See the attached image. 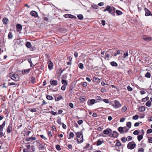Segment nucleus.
I'll return each instance as SVG.
<instances>
[{
	"instance_id": "f257e3e1",
	"label": "nucleus",
	"mask_w": 152,
	"mask_h": 152,
	"mask_svg": "<svg viewBox=\"0 0 152 152\" xmlns=\"http://www.w3.org/2000/svg\"><path fill=\"white\" fill-rule=\"evenodd\" d=\"M115 7H111L109 5H107L106 7V8L103 10V11L105 12L107 11L110 14L113 16H115ZM115 12L116 14L118 15H121L122 14V12L118 10H116Z\"/></svg>"
},
{
	"instance_id": "f03ea898",
	"label": "nucleus",
	"mask_w": 152,
	"mask_h": 152,
	"mask_svg": "<svg viewBox=\"0 0 152 152\" xmlns=\"http://www.w3.org/2000/svg\"><path fill=\"white\" fill-rule=\"evenodd\" d=\"M83 131H80L76 133V139L78 143H80L83 141Z\"/></svg>"
},
{
	"instance_id": "7ed1b4c3",
	"label": "nucleus",
	"mask_w": 152,
	"mask_h": 152,
	"mask_svg": "<svg viewBox=\"0 0 152 152\" xmlns=\"http://www.w3.org/2000/svg\"><path fill=\"white\" fill-rule=\"evenodd\" d=\"M110 104L116 108L119 107L121 106L120 102L117 100H115L114 102H110Z\"/></svg>"
},
{
	"instance_id": "20e7f679",
	"label": "nucleus",
	"mask_w": 152,
	"mask_h": 152,
	"mask_svg": "<svg viewBox=\"0 0 152 152\" xmlns=\"http://www.w3.org/2000/svg\"><path fill=\"white\" fill-rule=\"evenodd\" d=\"M136 146L135 143H133L132 142H130L127 144V148L128 149L132 150L134 149Z\"/></svg>"
},
{
	"instance_id": "39448f33",
	"label": "nucleus",
	"mask_w": 152,
	"mask_h": 152,
	"mask_svg": "<svg viewBox=\"0 0 152 152\" xmlns=\"http://www.w3.org/2000/svg\"><path fill=\"white\" fill-rule=\"evenodd\" d=\"M10 75L11 79L15 81H17L19 79V76L17 74H12L10 73Z\"/></svg>"
},
{
	"instance_id": "423d86ee",
	"label": "nucleus",
	"mask_w": 152,
	"mask_h": 152,
	"mask_svg": "<svg viewBox=\"0 0 152 152\" xmlns=\"http://www.w3.org/2000/svg\"><path fill=\"white\" fill-rule=\"evenodd\" d=\"M119 135V134L116 131H114L112 133H110L109 136L111 137L117 138Z\"/></svg>"
},
{
	"instance_id": "0eeeda50",
	"label": "nucleus",
	"mask_w": 152,
	"mask_h": 152,
	"mask_svg": "<svg viewBox=\"0 0 152 152\" xmlns=\"http://www.w3.org/2000/svg\"><path fill=\"white\" fill-rule=\"evenodd\" d=\"M113 131L110 129L107 128L105 129L103 131V133L105 134H110V133H112Z\"/></svg>"
},
{
	"instance_id": "6e6552de",
	"label": "nucleus",
	"mask_w": 152,
	"mask_h": 152,
	"mask_svg": "<svg viewBox=\"0 0 152 152\" xmlns=\"http://www.w3.org/2000/svg\"><path fill=\"white\" fill-rule=\"evenodd\" d=\"M144 10L145 12V15L146 16H148L150 15L152 16V13H151V11L146 8H145Z\"/></svg>"
},
{
	"instance_id": "1a4fd4ad",
	"label": "nucleus",
	"mask_w": 152,
	"mask_h": 152,
	"mask_svg": "<svg viewBox=\"0 0 152 152\" xmlns=\"http://www.w3.org/2000/svg\"><path fill=\"white\" fill-rule=\"evenodd\" d=\"M48 67L49 70H51L53 69V63L50 61H49L48 62Z\"/></svg>"
},
{
	"instance_id": "9d476101",
	"label": "nucleus",
	"mask_w": 152,
	"mask_h": 152,
	"mask_svg": "<svg viewBox=\"0 0 152 152\" xmlns=\"http://www.w3.org/2000/svg\"><path fill=\"white\" fill-rule=\"evenodd\" d=\"M55 100L56 102L59 101V100L63 99V97L61 95L58 94L56 95L55 96Z\"/></svg>"
},
{
	"instance_id": "9b49d317",
	"label": "nucleus",
	"mask_w": 152,
	"mask_h": 152,
	"mask_svg": "<svg viewBox=\"0 0 152 152\" xmlns=\"http://www.w3.org/2000/svg\"><path fill=\"white\" fill-rule=\"evenodd\" d=\"M141 133L142 134L138 135L137 136V139L138 141H140L141 140H142L143 138V135H144V132L143 129H142L141 130Z\"/></svg>"
},
{
	"instance_id": "f8f14e48",
	"label": "nucleus",
	"mask_w": 152,
	"mask_h": 152,
	"mask_svg": "<svg viewBox=\"0 0 152 152\" xmlns=\"http://www.w3.org/2000/svg\"><path fill=\"white\" fill-rule=\"evenodd\" d=\"M95 100L94 99H91L89 102V100L88 101L87 103L88 105L90 106L96 102Z\"/></svg>"
},
{
	"instance_id": "ddd939ff",
	"label": "nucleus",
	"mask_w": 152,
	"mask_h": 152,
	"mask_svg": "<svg viewBox=\"0 0 152 152\" xmlns=\"http://www.w3.org/2000/svg\"><path fill=\"white\" fill-rule=\"evenodd\" d=\"M30 14L31 15L34 17H37L38 16L37 12L34 11H31Z\"/></svg>"
},
{
	"instance_id": "4468645a",
	"label": "nucleus",
	"mask_w": 152,
	"mask_h": 152,
	"mask_svg": "<svg viewBox=\"0 0 152 152\" xmlns=\"http://www.w3.org/2000/svg\"><path fill=\"white\" fill-rule=\"evenodd\" d=\"M31 70L30 68L28 69H24L22 70V73L23 74H28L29 72Z\"/></svg>"
},
{
	"instance_id": "2eb2a0df",
	"label": "nucleus",
	"mask_w": 152,
	"mask_h": 152,
	"mask_svg": "<svg viewBox=\"0 0 152 152\" xmlns=\"http://www.w3.org/2000/svg\"><path fill=\"white\" fill-rule=\"evenodd\" d=\"M36 139V137H30L26 139V140L27 141H33L35 140Z\"/></svg>"
},
{
	"instance_id": "dca6fc26",
	"label": "nucleus",
	"mask_w": 152,
	"mask_h": 152,
	"mask_svg": "<svg viewBox=\"0 0 152 152\" xmlns=\"http://www.w3.org/2000/svg\"><path fill=\"white\" fill-rule=\"evenodd\" d=\"M50 84L53 86H56L57 85V82L56 80H51L50 81Z\"/></svg>"
},
{
	"instance_id": "f3484780",
	"label": "nucleus",
	"mask_w": 152,
	"mask_h": 152,
	"mask_svg": "<svg viewBox=\"0 0 152 152\" xmlns=\"http://www.w3.org/2000/svg\"><path fill=\"white\" fill-rule=\"evenodd\" d=\"M110 65L113 66L117 67L118 66L117 63L114 61H111L110 62Z\"/></svg>"
},
{
	"instance_id": "a211bd4d",
	"label": "nucleus",
	"mask_w": 152,
	"mask_h": 152,
	"mask_svg": "<svg viewBox=\"0 0 152 152\" xmlns=\"http://www.w3.org/2000/svg\"><path fill=\"white\" fill-rule=\"evenodd\" d=\"M12 129V127L11 125L9 124L8 126L7 129V133H10L11 132V130Z\"/></svg>"
},
{
	"instance_id": "6ab92c4d",
	"label": "nucleus",
	"mask_w": 152,
	"mask_h": 152,
	"mask_svg": "<svg viewBox=\"0 0 152 152\" xmlns=\"http://www.w3.org/2000/svg\"><path fill=\"white\" fill-rule=\"evenodd\" d=\"M74 136V134L72 132H71L69 134L68 138L69 139H71V138H73Z\"/></svg>"
},
{
	"instance_id": "aec40b11",
	"label": "nucleus",
	"mask_w": 152,
	"mask_h": 152,
	"mask_svg": "<svg viewBox=\"0 0 152 152\" xmlns=\"http://www.w3.org/2000/svg\"><path fill=\"white\" fill-rule=\"evenodd\" d=\"M124 127L120 126L118 128V130L121 134H122L123 132H124Z\"/></svg>"
},
{
	"instance_id": "412c9836",
	"label": "nucleus",
	"mask_w": 152,
	"mask_h": 152,
	"mask_svg": "<svg viewBox=\"0 0 152 152\" xmlns=\"http://www.w3.org/2000/svg\"><path fill=\"white\" fill-rule=\"evenodd\" d=\"M5 125V121H4L2 124L1 125H0V131L3 130V129L4 128V126Z\"/></svg>"
},
{
	"instance_id": "4be33fe9",
	"label": "nucleus",
	"mask_w": 152,
	"mask_h": 152,
	"mask_svg": "<svg viewBox=\"0 0 152 152\" xmlns=\"http://www.w3.org/2000/svg\"><path fill=\"white\" fill-rule=\"evenodd\" d=\"M8 21V19L7 18H3L2 21L3 23L4 24H6Z\"/></svg>"
},
{
	"instance_id": "5701e85b",
	"label": "nucleus",
	"mask_w": 152,
	"mask_h": 152,
	"mask_svg": "<svg viewBox=\"0 0 152 152\" xmlns=\"http://www.w3.org/2000/svg\"><path fill=\"white\" fill-rule=\"evenodd\" d=\"M94 81L97 83L100 82V79L96 77H94L93 78Z\"/></svg>"
},
{
	"instance_id": "b1692460",
	"label": "nucleus",
	"mask_w": 152,
	"mask_h": 152,
	"mask_svg": "<svg viewBox=\"0 0 152 152\" xmlns=\"http://www.w3.org/2000/svg\"><path fill=\"white\" fill-rule=\"evenodd\" d=\"M145 110V108L144 106H141L138 108V110L139 112L144 111Z\"/></svg>"
},
{
	"instance_id": "393cba45",
	"label": "nucleus",
	"mask_w": 152,
	"mask_h": 152,
	"mask_svg": "<svg viewBox=\"0 0 152 152\" xmlns=\"http://www.w3.org/2000/svg\"><path fill=\"white\" fill-rule=\"evenodd\" d=\"M61 83L64 85L65 86L67 85V81L64 79H62L61 80Z\"/></svg>"
},
{
	"instance_id": "a878e982",
	"label": "nucleus",
	"mask_w": 152,
	"mask_h": 152,
	"mask_svg": "<svg viewBox=\"0 0 152 152\" xmlns=\"http://www.w3.org/2000/svg\"><path fill=\"white\" fill-rule=\"evenodd\" d=\"M39 66H40V68L41 70H43L44 69V65L42 63H39Z\"/></svg>"
},
{
	"instance_id": "bb28decb",
	"label": "nucleus",
	"mask_w": 152,
	"mask_h": 152,
	"mask_svg": "<svg viewBox=\"0 0 152 152\" xmlns=\"http://www.w3.org/2000/svg\"><path fill=\"white\" fill-rule=\"evenodd\" d=\"M143 39L146 41H149L151 40V37H145L143 38Z\"/></svg>"
},
{
	"instance_id": "cd10ccee",
	"label": "nucleus",
	"mask_w": 152,
	"mask_h": 152,
	"mask_svg": "<svg viewBox=\"0 0 152 152\" xmlns=\"http://www.w3.org/2000/svg\"><path fill=\"white\" fill-rule=\"evenodd\" d=\"M61 119L60 117H58L57 118V122L58 123V124H59L60 125H61V124L62 123L61 122Z\"/></svg>"
},
{
	"instance_id": "c85d7f7f",
	"label": "nucleus",
	"mask_w": 152,
	"mask_h": 152,
	"mask_svg": "<svg viewBox=\"0 0 152 152\" xmlns=\"http://www.w3.org/2000/svg\"><path fill=\"white\" fill-rule=\"evenodd\" d=\"M79 67L81 69H83L84 68L83 64L82 63H80L78 65Z\"/></svg>"
},
{
	"instance_id": "c756f323",
	"label": "nucleus",
	"mask_w": 152,
	"mask_h": 152,
	"mask_svg": "<svg viewBox=\"0 0 152 152\" xmlns=\"http://www.w3.org/2000/svg\"><path fill=\"white\" fill-rule=\"evenodd\" d=\"M97 142L96 145L97 146L100 145L102 143V142L100 140H98L97 141Z\"/></svg>"
},
{
	"instance_id": "7c9ffc66",
	"label": "nucleus",
	"mask_w": 152,
	"mask_h": 152,
	"mask_svg": "<svg viewBox=\"0 0 152 152\" xmlns=\"http://www.w3.org/2000/svg\"><path fill=\"white\" fill-rule=\"evenodd\" d=\"M46 98L49 100H52L53 98L51 96L47 95L46 96Z\"/></svg>"
},
{
	"instance_id": "2f4dec72",
	"label": "nucleus",
	"mask_w": 152,
	"mask_h": 152,
	"mask_svg": "<svg viewBox=\"0 0 152 152\" xmlns=\"http://www.w3.org/2000/svg\"><path fill=\"white\" fill-rule=\"evenodd\" d=\"M77 17L80 20H82L83 18V15L82 14H79V15H77Z\"/></svg>"
},
{
	"instance_id": "473e14b6",
	"label": "nucleus",
	"mask_w": 152,
	"mask_h": 152,
	"mask_svg": "<svg viewBox=\"0 0 152 152\" xmlns=\"http://www.w3.org/2000/svg\"><path fill=\"white\" fill-rule=\"evenodd\" d=\"M145 104L146 106L149 107L151 105V102L150 100H149L146 102Z\"/></svg>"
},
{
	"instance_id": "72a5a7b5",
	"label": "nucleus",
	"mask_w": 152,
	"mask_h": 152,
	"mask_svg": "<svg viewBox=\"0 0 152 152\" xmlns=\"http://www.w3.org/2000/svg\"><path fill=\"white\" fill-rule=\"evenodd\" d=\"M26 46L28 48H30L31 46V44L29 42H27L26 44Z\"/></svg>"
},
{
	"instance_id": "f704fd0d",
	"label": "nucleus",
	"mask_w": 152,
	"mask_h": 152,
	"mask_svg": "<svg viewBox=\"0 0 152 152\" xmlns=\"http://www.w3.org/2000/svg\"><path fill=\"white\" fill-rule=\"evenodd\" d=\"M149 98L148 96H146L145 98H143L142 99V102H145L149 99Z\"/></svg>"
},
{
	"instance_id": "c9c22d12",
	"label": "nucleus",
	"mask_w": 152,
	"mask_h": 152,
	"mask_svg": "<svg viewBox=\"0 0 152 152\" xmlns=\"http://www.w3.org/2000/svg\"><path fill=\"white\" fill-rule=\"evenodd\" d=\"M121 145V144L120 142L119 141H117L115 144V145L114 146V147L115 146H120Z\"/></svg>"
},
{
	"instance_id": "e433bc0d",
	"label": "nucleus",
	"mask_w": 152,
	"mask_h": 152,
	"mask_svg": "<svg viewBox=\"0 0 152 152\" xmlns=\"http://www.w3.org/2000/svg\"><path fill=\"white\" fill-rule=\"evenodd\" d=\"M145 76L147 78H150L151 77V74L150 73L147 72L145 74Z\"/></svg>"
},
{
	"instance_id": "4c0bfd02",
	"label": "nucleus",
	"mask_w": 152,
	"mask_h": 152,
	"mask_svg": "<svg viewBox=\"0 0 152 152\" xmlns=\"http://www.w3.org/2000/svg\"><path fill=\"white\" fill-rule=\"evenodd\" d=\"M13 37V35L12 33L11 32H10L9 33L8 35V37L9 39H11Z\"/></svg>"
},
{
	"instance_id": "58836bf2",
	"label": "nucleus",
	"mask_w": 152,
	"mask_h": 152,
	"mask_svg": "<svg viewBox=\"0 0 152 152\" xmlns=\"http://www.w3.org/2000/svg\"><path fill=\"white\" fill-rule=\"evenodd\" d=\"M102 101L106 103H109L110 102L109 99H103Z\"/></svg>"
},
{
	"instance_id": "ea45409f",
	"label": "nucleus",
	"mask_w": 152,
	"mask_h": 152,
	"mask_svg": "<svg viewBox=\"0 0 152 152\" xmlns=\"http://www.w3.org/2000/svg\"><path fill=\"white\" fill-rule=\"evenodd\" d=\"M132 123L130 122H128L126 124V126L130 128L131 127Z\"/></svg>"
},
{
	"instance_id": "a19ab883",
	"label": "nucleus",
	"mask_w": 152,
	"mask_h": 152,
	"mask_svg": "<svg viewBox=\"0 0 152 152\" xmlns=\"http://www.w3.org/2000/svg\"><path fill=\"white\" fill-rule=\"evenodd\" d=\"M127 89L129 91H131L133 90L132 88L129 86H127Z\"/></svg>"
},
{
	"instance_id": "79ce46f5",
	"label": "nucleus",
	"mask_w": 152,
	"mask_h": 152,
	"mask_svg": "<svg viewBox=\"0 0 152 152\" xmlns=\"http://www.w3.org/2000/svg\"><path fill=\"white\" fill-rule=\"evenodd\" d=\"M56 149L58 151H60L61 149L60 146L59 145H57L56 146Z\"/></svg>"
},
{
	"instance_id": "37998d69",
	"label": "nucleus",
	"mask_w": 152,
	"mask_h": 152,
	"mask_svg": "<svg viewBox=\"0 0 152 152\" xmlns=\"http://www.w3.org/2000/svg\"><path fill=\"white\" fill-rule=\"evenodd\" d=\"M124 132H128L129 129L127 128L126 126L124 127Z\"/></svg>"
},
{
	"instance_id": "c03bdc74",
	"label": "nucleus",
	"mask_w": 152,
	"mask_h": 152,
	"mask_svg": "<svg viewBox=\"0 0 152 152\" xmlns=\"http://www.w3.org/2000/svg\"><path fill=\"white\" fill-rule=\"evenodd\" d=\"M138 130H139L134 131L133 132V134L135 135H138L139 133V132L138 131Z\"/></svg>"
},
{
	"instance_id": "a18cd8bd",
	"label": "nucleus",
	"mask_w": 152,
	"mask_h": 152,
	"mask_svg": "<svg viewBox=\"0 0 152 152\" xmlns=\"http://www.w3.org/2000/svg\"><path fill=\"white\" fill-rule=\"evenodd\" d=\"M92 7L93 8L96 9H98L99 7L97 5L95 4L92 5Z\"/></svg>"
},
{
	"instance_id": "49530a36",
	"label": "nucleus",
	"mask_w": 152,
	"mask_h": 152,
	"mask_svg": "<svg viewBox=\"0 0 152 152\" xmlns=\"http://www.w3.org/2000/svg\"><path fill=\"white\" fill-rule=\"evenodd\" d=\"M132 139V137L131 136H129L126 138V140L128 141H129L131 140Z\"/></svg>"
},
{
	"instance_id": "de8ad7c7",
	"label": "nucleus",
	"mask_w": 152,
	"mask_h": 152,
	"mask_svg": "<svg viewBox=\"0 0 152 152\" xmlns=\"http://www.w3.org/2000/svg\"><path fill=\"white\" fill-rule=\"evenodd\" d=\"M139 118V116L137 115H136L133 116L132 117V119L134 120H137Z\"/></svg>"
},
{
	"instance_id": "09e8293b",
	"label": "nucleus",
	"mask_w": 152,
	"mask_h": 152,
	"mask_svg": "<svg viewBox=\"0 0 152 152\" xmlns=\"http://www.w3.org/2000/svg\"><path fill=\"white\" fill-rule=\"evenodd\" d=\"M22 26L20 24H18L16 25V27L17 28L20 29L22 28Z\"/></svg>"
},
{
	"instance_id": "8fccbe9b",
	"label": "nucleus",
	"mask_w": 152,
	"mask_h": 152,
	"mask_svg": "<svg viewBox=\"0 0 152 152\" xmlns=\"http://www.w3.org/2000/svg\"><path fill=\"white\" fill-rule=\"evenodd\" d=\"M121 140L123 142H125L126 141V138L125 137H122L121 139Z\"/></svg>"
},
{
	"instance_id": "3c124183",
	"label": "nucleus",
	"mask_w": 152,
	"mask_h": 152,
	"mask_svg": "<svg viewBox=\"0 0 152 152\" xmlns=\"http://www.w3.org/2000/svg\"><path fill=\"white\" fill-rule=\"evenodd\" d=\"M85 98L84 97H80V100L83 103L84 102L85 100Z\"/></svg>"
},
{
	"instance_id": "603ef678",
	"label": "nucleus",
	"mask_w": 152,
	"mask_h": 152,
	"mask_svg": "<svg viewBox=\"0 0 152 152\" xmlns=\"http://www.w3.org/2000/svg\"><path fill=\"white\" fill-rule=\"evenodd\" d=\"M63 71L64 70H63L62 69H61L59 70L58 74H59L60 76L63 73Z\"/></svg>"
},
{
	"instance_id": "864d4df0",
	"label": "nucleus",
	"mask_w": 152,
	"mask_h": 152,
	"mask_svg": "<svg viewBox=\"0 0 152 152\" xmlns=\"http://www.w3.org/2000/svg\"><path fill=\"white\" fill-rule=\"evenodd\" d=\"M35 79L34 77H32L31 78V82L33 83H34Z\"/></svg>"
},
{
	"instance_id": "5fc2aeb1",
	"label": "nucleus",
	"mask_w": 152,
	"mask_h": 152,
	"mask_svg": "<svg viewBox=\"0 0 152 152\" xmlns=\"http://www.w3.org/2000/svg\"><path fill=\"white\" fill-rule=\"evenodd\" d=\"M138 152H144V149L141 148L138 149Z\"/></svg>"
},
{
	"instance_id": "6e6d98bb",
	"label": "nucleus",
	"mask_w": 152,
	"mask_h": 152,
	"mask_svg": "<svg viewBox=\"0 0 152 152\" xmlns=\"http://www.w3.org/2000/svg\"><path fill=\"white\" fill-rule=\"evenodd\" d=\"M82 85L83 87H86L87 86V83L86 82H83L82 84Z\"/></svg>"
},
{
	"instance_id": "4d7b16f0",
	"label": "nucleus",
	"mask_w": 152,
	"mask_h": 152,
	"mask_svg": "<svg viewBox=\"0 0 152 152\" xmlns=\"http://www.w3.org/2000/svg\"><path fill=\"white\" fill-rule=\"evenodd\" d=\"M152 132V129H149L147 130V133L148 134H150Z\"/></svg>"
},
{
	"instance_id": "13d9d810",
	"label": "nucleus",
	"mask_w": 152,
	"mask_h": 152,
	"mask_svg": "<svg viewBox=\"0 0 152 152\" xmlns=\"http://www.w3.org/2000/svg\"><path fill=\"white\" fill-rule=\"evenodd\" d=\"M149 143H152V137H149L148 138Z\"/></svg>"
},
{
	"instance_id": "bf43d9fd",
	"label": "nucleus",
	"mask_w": 152,
	"mask_h": 152,
	"mask_svg": "<svg viewBox=\"0 0 152 152\" xmlns=\"http://www.w3.org/2000/svg\"><path fill=\"white\" fill-rule=\"evenodd\" d=\"M2 48H3V47H1V46L0 45V54L2 53H3L4 50L3 49H2Z\"/></svg>"
},
{
	"instance_id": "052dcab7",
	"label": "nucleus",
	"mask_w": 152,
	"mask_h": 152,
	"mask_svg": "<svg viewBox=\"0 0 152 152\" xmlns=\"http://www.w3.org/2000/svg\"><path fill=\"white\" fill-rule=\"evenodd\" d=\"M101 21L102 25L104 26L105 24V21L104 20H101Z\"/></svg>"
},
{
	"instance_id": "680f3d73",
	"label": "nucleus",
	"mask_w": 152,
	"mask_h": 152,
	"mask_svg": "<svg viewBox=\"0 0 152 152\" xmlns=\"http://www.w3.org/2000/svg\"><path fill=\"white\" fill-rule=\"evenodd\" d=\"M28 61L30 64H31V65H30L31 66H32V65H33V64L32 63V61H31V59H30V58L28 59Z\"/></svg>"
},
{
	"instance_id": "e2e57ef3",
	"label": "nucleus",
	"mask_w": 152,
	"mask_h": 152,
	"mask_svg": "<svg viewBox=\"0 0 152 152\" xmlns=\"http://www.w3.org/2000/svg\"><path fill=\"white\" fill-rule=\"evenodd\" d=\"M50 113L53 115H57V113L56 112L52 111L50 112Z\"/></svg>"
},
{
	"instance_id": "0e129e2a",
	"label": "nucleus",
	"mask_w": 152,
	"mask_h": 152,
	"mask_svg": "<svg viewBox=\"0 0 152 152\" xmlns=\"http://www.w3.org/2000/svg\"><path fill=\"white\" fill-rule=\"evenodd\" d=\"M61 125H62V127L64 129H66V125L64 123H62Z\"/></svg>"
},
{
	"instance_id": "69168bd1",
	"label": "nucleus",
	"mask_w": 152,
	"mask_h": 152,
	"mask_svg": "<svg viewBox=\"0 0 152 152\" xmlns=\"http://www.w3.org/2000/svg\"><path fill=\"white\" fill-rule=\"evenodd\" d=\"M145 116V114L143 113H142L141 114V115L140 116V118H143Z\"/></svg>"
},
{
	"instance_id": "338daca9",
	"label": "nucleus",
	"mask_w": 152,
	"mask_h": 152,
	"mask_svg": "<svg viewBox=\"0 0 152 152\" xmlns=\"http://www.w3.org/2000/svg\"><path fill=\"white\" fill-rule=\"evenodd\" d=\"M42 18L44 20H46V21H48L49 20V19H48V18L47 17H45V16H44Z\"/></svg>"
},
{
	"instance_id": "774afa93",
	"label": "nucleus",
	"mask_w": 152,
	"mask_h": 152,
	"mask_svg": "<svg viewBox=\"0 0 152 152\" xmlns=\"http://www.w3.org/2000/svg\"><path fill=\"white\" fill-rule=\"evenodd\" d=\"M69 105L71 108H73V107L74 105L71 102L69 103Z\"/></svg>"
}]
</instances>
